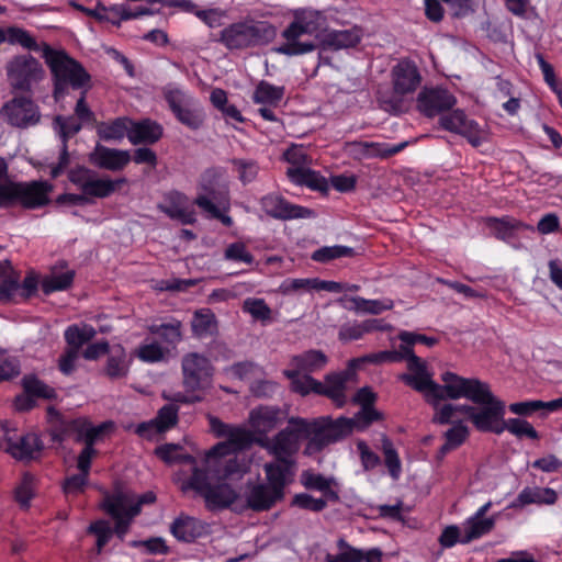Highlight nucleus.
I'll use <instances>...</instances> for the list:
<instances>
[{
    "label": "nucleus",
    "mask_w": 562,
    "mask_h": 562,
    "mask_svg": "<svg viewBox=\"0 0 562 562\" xmlns=\"http://www.w3.org/2000/svg\"><path fill=\"white\" fill-rule=\"evenodd\" d=\"M327 363V357L319 350H307L292 357L289 370H297L304 373H313L322 370Z\"/></svg>",
    "instance_id": "nucleus-37"
},
{
    "label": "nucleus",
    "mask_w": 562,
    "mask_h": 562,
    "mask_svg": "<svg viewBox=\"0 0 562 562\" xmlns=\"http://www.w3.org/2000/svg\"><path fill=\"white\" fill-rule=\"evenodd\" d=\"M492 502H486L476 512L468 517L462 524L464 529V542H471L490 533L496 524V516H486L492 508Z\"/></svg>",
    "instance_id": "nucleus-25"
},
{
    "label": "nucleus",
    "mask_w": 562,
    "mask_h": 562,
    "mask_svg": "<svg viewBox=\"0 0 562 562\" xmlns=\"http://www.w3.org/2000/svg\"><path fill=\"white\" fill-rule=\"evenodd\" d=\"M125 182V178H120L113 181L108 178H98L93 173L89 182L86 184L87 187L82 193L87 196L106 198L115 191L117 186Z\"/></svg>",
    "instance_id": "nucleus-42"
},
{
    "label": "nucleus",
    "mask_w": 562,
    "mask_h": 562,
    "mask_svg": "<svg viewBox=\"0 0 562 562\" xmlns=\"http://www.w3.org/2000/svg\"><path fill=\"white\" fill-rule=\"evenodd\" d=\"M297 370H284V375L291 381V387L301 395L315 393L329 397L337 407H342L347 402V382L351 373L340 372L328 374L325 383H322L310 375Z\"/></svg>",
    "instance_id": "nucleus-8"
},
{
    "label": "nucleus",
    "mask_w": 562,
    "mask_h": 562,
    "mask_svg": "<svg viewBox=\"0 0 562 562\" xmlns=\"http://www.w3.org/2000/svg\"><path fill=\"white\" fill-rule=\"evenodd\" d=\"M406 143L390 146L385 143L375 142H349L345 145V151L357 160L371 159V158H386L400 153Z\"/></svg>",
    "instance_id": "nucleus-21"
},
{
    "label": "nucleus",
    "mask_w": 562,
    "mask_h": 562,
    "mask_svg": "<svg viewBox=\"0 0 562 562\" xmlns=\"http://www.w3.org/2000/svg\"><path fill=\"white\" fill-rule=\"evenodd\" d=\"M463 539V524L461 526L450 525L442 530L439 537V543L442 548L448 549L454 547L457 543L467 544L468 542H464Z\"/></svg>",
    "instance_id": "nucleus-63"
},
{
    "label": "nucleus",
    "mask_w": 562,
    "mask_h": 562,
    "mask_svg": "<svg viewBox=\"0 0 562 562\" xmlns=\"http://www.w3.org/2000/svg\"><path fill=\"white\" fill-rule=\"evenodd\" d=\"M248 27L252 46L269 43L277 35V27L267 21H250Z\"/></svg>",
    "instance_id": "nucleus-49"
},
{
    "label": "nucleus",
    "mask_w": 562,
    "mask_h": 562,
    "mask_svg": "<svg viewBox=\"0 0 562 562\" xmlns=\"http://www.w3.org/2000/svg\"><path fill=\"white\" fill-rule=\"evenodd\" d=\"M284 97V87L274 86L267 81H260L252 95V100L257 104L277 106Z\"/></svg>",
    "instance_id": "nucleus-41"
},
{
    "label": "nucleus",
    "mask_w": 562,
    "mask_h": 562,
    "mask_svg": "<svg viewBox=\"0 0 562 562\" xmlns=\"http://www.w3.org/2000/svg\"><path fill=\"white\" fill-rule=\"evenodd\" d=\"M310 427V420L292 417L285 429L279 431L273 438H258L257 443L278 460L293 461V456L300 450L302 440L307 442L311 440Z\"/></svg>",
    "instance_id": "nucleus-10"
},
{
    "label": "nucleus",
    "mask_w": 562,
    "mask_h": 562,
    "mask_svg": "<svg viewBox=\"0 0 562 562\" xmlns=\"http://www.w3.org/2000/svg\"><path fill=\"white\" fill-rule=\"evenodd\" d=\"M280 293L291 295L315 291V278H288L279 286Z\"/></svg>",
    "instance_id": "nucleus-57"
},
{
    "label": "nucleus",
    "mask_w": 562,
    "mask_h": 562,
    "mask_svg": "<svg viewBox=\"0 0 562 562\" xmlns=\"http://www.w3.org/2000/svg\"><path fill=\"white\" fill-rule=\"evenodd\" d=\"M448 405H452V404L445 403V404H438L437 406H435L436 414L434 417V420L439 424H449V423L452 424V426L445 434L446 443L442 447L443 452L456 449L457 447L462 445L469 436L468 426L463 422L459 420V416H461V415L469 417V415L465 413L464 409L459 408L456 412H453V414L451 415V419L448 422L442 423L438 419L440 411L445 406H448ZM468 419L470 420V418H468Z\"/></svg>",
    "instance_id": "nucleus-26"
},
{
    "label": "nucleus",
    "mask_w": 562,
    "mask_h": 562,
    "mask_svg": "<svg viewBox=\"0 0 562 562\" xmlns=\"http://www.w3.org/2000/svg\"><path fill=\"white\" fill-rule=\"evenodd\" d=\"M355 255V250L351 247L335 245V246H325L312 254V259L317 262H328L330 260L342 258V257H351Z\"/></svg>",
    "instance_id": "nucleus-58"
},
{
    "label": "nucleus",
    "mask_w": 562,
    "mask_h": 562,
    "mask_svg": "<svg viewBox=\"0 0 562 562\" xmlns=\"http://www.w3.org/2000/svg\"><path fill=\"white\" fill-rule=\"evenodd\" d=\"M353 402L361 405L358 414V419H362V426H369L372 422L379 419V413L372 407L374 402V394L368 387L360 389L353 396Z\"/></svg>",
    "instance_id": "nucleus-43"
},
{
    "label": "nucleus",
    "mask_w": 562,
    "mask_h": 562,
    "mask_svg": "<svg viewBox=\"0 0 562 562\" xmlns=\"http://www.w3.org/2000/svg\"><path fill=\"white\" fill-rule=\"evenodd\" d=\"M156 501L154 492L137 495L130 491L116 490L105 493L100 504L101 509L114 520V527L105 519H98L88 527V533L95 537V550L100 554L115 535L124 540L133 519L140 513L142 506Z\"/></svg>",
    "instance_id": "nucleus-2"
},
{
    "label": "nucleus",
    "mask_w": 562,
    "mask_h": 562,
    "mask_svg": "<svg viewBox=\"0 0 562 562\" xmlns=\"http://www.w3.org/2000/svg\"><path fill=\"white\" fill-rule=\"evenodd\" d=\"M40 61L30 55L13 57L7 65L10 85L18 90L27 91L44 78Z\"/></svg>",
    "instance_id": "nucleus-12"
},
{
    "label": "nucleus",
    "mask_w": 562,
    "mask_h": 562,
    "mask_svg": "<svg viewBox=\"0 0 562 562\" xmlns=\"http://www.w3.org/2000/svg\"><path fill=\"white\" fill-rule=\"evenodd\" d=\"M473 405H448L439 414L438 419L442 423L451 419V415L459 408L465 411L473 426L483 432H493L501 435L508 431L517 438H529L537 440L538 431L526 419L508 418L505 419L506 404L491 391L486 382L481 381L472 401Z\"/></svg>",
    "instance_id": "nucleus-1"
},
{
    "label": "nucleus",
    "mask_w": 562,
    "mask_h": 562,
    "mask_svg": "<svg viewBox=\"0 0 562 562\" xmlns=\"http://www.w3.org/2000/svg\"><path fill=\"white\" fill-rule=\"evenodd\" d=\"M156 454L167 463L183 461L190 464L192 473L194 472V467H198L195 459L189 454H183L181 452V448L178 445L170 443L158 447L156 449Z\"/></svg>",
    "instance_id": "nucleus-56"
},
{
    "label": "nucleus",
    "mask_w": 562,
    "mask_h": 562,
    "mask_svg": "<svg viewBox=\"0 0 562 562\" xmlns=\"http://www.w3.org/2000/svg\"><path fill=\"white\" fill-rule=\"evenodd\" d=\"M162 135V127L151 120L134 122L131 120L128 140L134 144H154Z\"/></svg>",
    "instance_id": "nucleus-33"
},
{
    "label": "nucleus",
    "mask_w": 562,
    "mask_h": 562,
    "mask_svg": "<svg viewBox=\"0 0 562 562\" xmlns=\"http://www.w3.org/2000/svg\"><path fill=\"white\" fill-rule=\"evenodd\" d=\"M176 117L186 126L192 130L199 128L204 120L202 111L198 108L195 100L192 103L182 106L175 113Z\"/></svg>",
    "instance_id": "nucleus-53"
},
{
    "label": "nucleus",
    "mask_w": 562,
    "mask_h": 562,
    "mask_svg": "<svg viewBox=\"0 0 562 562\" xmlns=\"http://www.w3.org/2000/svg\"><path fill=\"white\" fill-rule=\"evenodd\" d=\"M169 353V348L161 346L157 341H145L135 351L137 358L144 362H158L164 360Z\"/></svg>",
    "instance_id": "nucleus-52"
},
{
    "label": "nucleus",
    "mask_w": 562,
    "mask_h": 562,
    "mask_svg": "<svg viewBox=\"0 0 562 562\" xmlns=\"http://www.w3.org/2000/svg\"><path fill=\"white\" fill-rule=\"evenodd\" d=\"M112 427V423H103L99 426H93L86 419H77L71 424V428L78 432L79 439L83 440L86 443L77 459V468L80 472L89 474L91 461L97 453L93 445L106 429Z\"/></svg>",
    "instance_id": "nucleus-15"
},
{
    "label": "nucleus",
    "mask_w": 562,
    "mask_h": 562,
    "mask_svg": "<svg viewBox=\"0 0 562 562\" xmlns=\"http://www.w3.org/2000/svg\"><path fill=\"white\" fill-rule=\"evenodd\" d=\"M420 74L409 60H401L392 70L394 93L406 95L413 93L420 85Z\"/></svg>",
    "instance_id": "nucleus-27"
},
{
    "label": "nucleus",
    "mask_w": 562,
    "mask_h": 562,
    "mask_svg": "<svg viewBox=\"0 0 562 562\" xmlns=\"http://www.w3.org/2000/svg\"><path fill=\"white\" fill-rule=\"evenodd\" d=\"M1 430L7 440V451L14 459L20 461H31L41 457L44 443L36 434L30 432L19 437L9 436L8 425L3 424Z\"/></svg>",
    "instance_id": "nucleus-18"
},
{
    "label": "nucleus",
    "mask_w": 562,
    "mask_h": 562,
    "mask_svg": "<svg viewBox=\"0 0 562 562\" xmlns=\"http://www.w3.org/2000/svg\"><path fill=\"white\" fill-rule=\"evenodd\" d=\"M363 420L358 419L355 415L352 418L339 417L331 419L330 417H321L310 420L312 437L306 443L304 454L313 456L322 451L326 446L338 441L350 435L353 429L362 430L367 426H362Z\"/></svg>",
    "instance_id": "nucleus-9"
},
{
    "label": "nucleus",
    "mask_w": 562,
    "mask_h": 562,
    "mask_svg": "<svg viewBox=\"0 0 562 562\" xmlns=\"http://www.w3.org/2000/svg\"><path fill=\"white\" fill-rule=\"evenodd\" d=\"M170 532L179 541L193 542L209 532V525L195 517L181 514L170 525Z\"/></svg>",
    "instance_id": "nucleus-29"
},
{
    "label": "nucleus",
    "mask_w": 562,
    "mask_h": 562,
    "mask_svg": "<svg viewBox=\"0 0 562 562\" xmlns=\"http://www.w3.org/2000/svg\"><path fill=\"white\" fill-rule=\"evenodd\" d=\"M34 477L31 474H24L20 484L15 488V499L21 506H29L34 495Z\"/></svg>",
    "instance_id": "nucleus-64"
},
{
    "label": "nucleus",
    "mask_w": 562,
    "mask_h": 562,
    "mask_svg": "<svg viewBox=\"0 0 562 562\" xmlns=\"http://www.w3.org/2000/svg\"><path fill=\"white\" fill-rule=\"evenodd\" d=\"M283 158L291 165L286 175L289 179L299 186L314 187L316 172L310 169L311 158L303 145H292L283 154Z\"/></svg>",
    "instance_id": "nucleus-17"
},
{
    "label": "nucleus",
    "mask_w": 562,
    "mask_h": 562,
    "mask_svg": "<svg viewBox=\"0 0 562 562\" xmlns=\"http://www.w3.org/2000/svg\"><path fill=\"white\" fill-rule=\"evenodd\" d=\"M441 379L443 385L436 383L427 363L420 358H413L407 363V372L400 375L401 381L420 392L434 406L445 398L472 401L481 383L479 379H467L452 372L443 373Z\"/></svg>",
    "instance_id": "nucleus-3"
},
{
    "label": "nucleus",
    "mask_w": 562,
    "mask_h": 562,
    "mask_svg": "<svg viewBox=\"0 0 562 562\" xmlns=\"http://www.w3.org/2000/svg\"><path fill=\"white\" fill-rule=\"evenodd\" d=\"M282 413L274 407H258L250 412L249 424L252 442L258 438L268 437V434L276 429L282 423Z\"/></svg>",
    "instance_id": "nucleus-24"
},
{
    "label": "nucleus",
    "mask_w": 562,
    "mask_h": 562,
    "mask_svg": "<svg viewBox=\"0 0 562 562\" xmlns=\"http://www.w3.org/2000/svg\"><path fill=\"white\" fill-rule=\"evenodd\" d=\"M456 103V97L442 88H425L417 98V109L427 117L443 115L442 113L451 110Z\"/></svg>",
    "instance_id": "nucleus-19"
},
{
    "label": "nucleus",
    "mask_w": 562,
    "mask_h": 562,
    "mask_svg": "<svg viewBox=\"0 0 562 562\" xmlns=\"http://www.w3.org/2000/svg\"><path fill=\"white\" fill-rule=\"evenodd\" d=\"M5 42L11 45H20L25 49L41 52L43 54V44H37L33 35L22 27H8L5 30Z\"/></svg>",
    "instance_id": "nucleus-47"
},
{
    "label": "nucleus",
    "mask_w": 562,
    "mask_h": 562,
    "mask_svg": "<svg viewBox=\"0 0 562 562\" xmlns=\"http://www.w3.org/2000/svg\"><path fill=\"white\" fill-rule=\"evenodd\" d=\"M250 36L248 22H239L222 31L221 42L229 49H240L252 46Z\"/></svg>",
    "instance_id": "nucleus-35"
},
{
    "label": "nucleus",
    "mask_w": 562,
    "mask_h": 562,
    "mask_svg": "<svg viewBox=\"0 0 562 562\" xmlns=\"http://www.w3.org/2000/svg\"><path fill=\"white\" fill-rule=\"evenodd\" d=\"M74 271L70 269H53L42 281L44 293L49 294L56 291L66 290L74 280Z\"/></svg>",
    "instance_id": "nucleus-44"
},
{
    "label": "nucleus",
    "mask_w": 562,
    "mask_h": 562,
    "mask_svg": "<svg viewBox=\"0 0 562 562\" xmlns=\"http://www.w3.org/2000/svg\"><path fill=\"white\" fill-rule=\"evenodd\" d=\"M488 227L497 238L505 241L514 239L519 231H535L533 226L510 217L491 218L488 220Z\"/></svg>",
    "instance_id": "nucleus-36"
},
{
    "label": "nucleus",
    "mask_w": 562,
    "mask_h": 562,
    "mask_svg": "<svg viewBox=\"0 0 562 562\" xmlns=\"http://www.w3.org/2000/svg\"><path fill=\"white\" fill-rule=\"evenodd\" d=\"M24 392L34 397L52 398L55 395L54 389L46 385L35 375H25L22 380Z\"/></svg>",
    "instance_id": "nucleus-60"
},
{
    "label": "nucleus",
    "mask_w": 562,
    "mask_h": 562,
    "mask_svg": "<svg viewBox=\"0 0 562 562\" xmlns=\"http://www.w3.org/2000/svg\"><path fill=\"white\" fill-rule=\"evenodd\" d=\"M181 367L187 391H200L210 384L213 367L205 356L198 352L187 353L182 358Z\"/></svg>",
    "instance_id": "nucleus-13"
},
{
    "label": "nucleus",
    "mask_w": 562,
    "mask_h": 562,
    "mask_svg": "<svg viewBox=\"0 0 562 562\" xmlns=\"http://www.w3.org/2000/svg\"><path fill=\"white\" fill-rule=\"evenodd\" d=\"M52 186L46 181L0 182V206L21 204L36 209L48 203Z\"/></svg>",
    "instance_id": "nucleus-11"
},
{
    "label": "nucleus",
    "mask_w": 562,
    "mask_h": 562,
    "mask_svg": "<svg viewBox=\"0 0 562 562\" xmlns=\"http://www.w3.org/2000/svg\"><path fill=\"white\" fill-rule=\"evenodd\" d=\"M90 160L100 168L117 171L122 170L130 162L131 155L127 150L97 145L90 154Z\"/></svg>",
    "instance_id": "nucleus-32"
},
{
    "label": "nucleus",
    "mask_w": 562,
    "mask_h": 562,
    "mask_svg": "<svg viewBox=\"0 0 562 562\" xmlns=\"http://www.w3.org/2000/svg\"><path fill=\"white\" fill-rule=\"evenodd\" d=\"M439 123L443 130L467 138L473 147H479L487 140V132L476 121L469 119L462 110H453L441 115Z\"/></svg>",
    "instance_id": "nucleus-14"
},
{
    "label": "nucleus",
    "mask_w": 562,
    "mask_h": 562,
    "mask_svg": "<svg viewBox=\"0 0 562 562\" xmlns=\"http://www.w3.org/2000/svg\"><path fill=\"white\" fill-rule=\"evenodd\" d=\"M268 485L281 497L294 476V461L276 460L263 465Z\"/></svg>",
    "instance_id": "nucleus-30"
},
{
    "label": "nucleus",
    "mask_w": 562,
    "mask_h": 562,
    "mask_svg": "<svg viewBox=\"0 0 562 562\" xmlns=\"http://www.w3.org/2000/svg\"><path fill=\"white\" fill-rule=\"evenodd\" d=\"M245 472L235 473L231 476L217 475L213 469L203 462L202 467H194L192 475L182 483L183 491L193 490L205 501L209 509L224 508L235 504L238 495L225 482L226 479L239 477Z\"/></svg>",
    "instance_id": "nucleus-6"
},
{
    "label": "nucleus",
    "mask_w": 562,
    "mask_h": 562,
    "mask_svg": "<svg viewBox=\"0 0 562 562\" xmlns=\"http://www.w3.org/2000/svg\"><path fill=\"white\" fill-rule=\"evenodd\" d=\"M293 21L283 30L282 43L276 48L285 56H299L316 48L314 35L318 32L323 16L313 9L292 11Z\"/></svg>",
    "instance_id": "nucleus-5"
},
{
    "label": "nucleus",
    "mask_w": 562,
    "mask_h": 562,
    "mask_svg": "<svg viewBox=\"0 0 562 562\" xmlns=\"http://www.w3.org/2000/svg\"><path fill=\"white\" fill-rule=\"evenodd\" d=\"M158 209L181 224H193L196 220L194 207L188 196L178 191L167 193L164 201L158 204Z\"/></svg>",
    "instance_id": "nucleus-23"
},
{
    "label": "nucleus",
    "mask_w": 562,
    "mask_h": 562,
    "mask_svg": "<svg viewBox=\"0 0 562 562\" xmlns=\"http://www.w3.org/2000/svg\"><path fill=\"white\" fill-rule=\"evenodd\" d=\"M509 411L518 416H530L535 412L546 409L548 412H555L562 409V397L543 402L540 400L524 401L513 403L508 406Z\"/></svg>",
    "instance_id": "nucleus-38"
},
{
    "label": "nucleus",
    "mask_w": 562,
    "mask_h": 562,
    "mask_svg": "<svg viewBox=\"0 0 562 562\" xmlns=\"http://www.w3.org/2000/svg\"><path fill=\"white\" fill-rule=\"evenodd\" d=\"M43 58L53 75L56 101L64 97L68 88L88 91L90 88V75L80 63L70 57L65 50L53 49L44 43Z\"/></svg>",
    "instance_id": "nucleus-7"
},
{
    "label": "nucleus",
    "mask_w": 562,
    "mask_h": 562,
    "mask_svg": "<svg viewBox=\"0 0 562 562\" xmlns=\"http://www.w3.org/2000/svg\"><path fill=\"white\" fill-rule=\"evenodd\" d=\"M194 335L204 337L211 335L216 329L215 316L209 310H202L194 314L192 323Z\"/></svg>",
    "instance_id": "nucleus-54"
},
{
    "label": "nucleus",
    "mask_w": 562,
    "mask_h": 562,
    "mask_svg": "<svg viewBox=\"0 0 562 562\" xmlns=\"http://www.w3.org/2000/svg\"><path fill=\"white\" fill-rule=\"evenodd\" d=\"M210 428L217 437H226L205 453L203 462L213 469L217 475L231 476L235 473L247 472L248 462L237 451L252 442L250 432L237 426L223 423L217 417H209Z\"/></svg>",
    "instance_id": "nucleus-4"
},
{
    "label": "nucleus",
    "mask_w": 562,
    "mask_h": 562,
    "mask_svg": "<svg viewBox=\"0 0 562 562\" xmlns=\"http://www.w3.org/2000/svg\"><path fill=\"white\" fill-rule=\"evenodd\" d=\"M95 334L97 331L91 325L75 324L65 330V340L71 349L79 351L85 344L94 338Z\"/></svg>",
    "instance_id": "nucleus-45"
},
{
    "label": "nucleus",
    "mask_w": 562,
    "mask_h": 562,
    "mask_svg": "<svg viewBox=\"0 0 562 562\" xmlns=\"http://www.w3.org/2000/svg\"><path fill=\"white\" fill-rule=\"evenodd\" d=\"M131 128V119L126 116L117 117L111 122L100 123L97 132L103 140H121L124 136L128 137Z\"/></svg>",
    "instance_id": "nucleus-39"
},
{
    "label": "nucleus",
    "mask_w": 562,
    "mask_h": 562,
    "mask_svg": "<svg viewBox=\"0 0 562 562\" xmlns=\"http://www.w3.org/2000/svg\"><path fill=\"white\" fill-rule=\"evenodd\" d=\"M164 94L172 113H175L182 106L192 103L193 100V98L190 94H188L184 90L171 85L166 87Z\"/></svg>",
    "instance_id": "nucleus-61"
},
{
    "label": "nucleus",
    "mask_w": 562,
    "mask_h": 562,
    "mask_svg": "<svg viewBox=\"0 0 562 562\" xmlns=\"http://www.w3.org/2000/svg\"><path fill=\"white\" fill-rule=\"evenodd\" d=\"M246 506L256 512L270 509L282 497L268 484L248 483L243 491Z\"/></svg>",
    "instance_id": "nucleus-28"
},
{
    "label": "nucleus",
    "mask_w": 562,
    "mask_h": 562,
    "mask_svg": "<svg viewBox=\"0 0 562 562\" xmlns=\"http://www.w3.org/2000/svg\"><path fill=\"white\" fill-rule=\"evenodd\" d=\"M360 37V31L357 29L330 31L325 35L323 45L330 49L348 48L357 45Z\"/></svg>",
    "instance_id": "nucleus-40"
},
{
    "label": "nucleus",
    "mask_w": 562,
    "mask_h": 562,
    "mask_svg": "<svg viewBox=\"0 0 562 562\" xmlns=\"http://www.w3.org/2000/svg\"><path fill=\"white\" fill-rule=\"evenodd\" d=\"M263 211L272 217L281 220L308 218L314 212L307 207L289 203L278 194H268L261 199Z\"/></svg>",
    "instance_id": "nucleus-22"
},
{
    "label": "nucleus",
    "mask_w": 562,
    "mask_h": 562,
    "mask_svg": "<svg viewBox=\"0 0 562 562\" xmlns=\"http://www.w3.org/2000/svg\"><path fill=\"white\" fill-rule=\"evenodd\" d=\"M225 201V194L217 191L212 177L210 175H205L199 184V192L194 200V204H196L203 212L207 213L210 217L218 218L223 224L229 226L232 224V218L224 215L220 210V206L224 205Z\"/></svg>",
    "instance_id": "nucleus-16"
},
{
    "label": "nucleus",
    "mask_w": 562,
    "mask_h": 562,
    "mask_svg": "<svg viewBox=\"0 0 562 562\" xmlns=\"http://www.w3.org/2000/svg\"><path fill=\"white\" fill-rule=\"evenodd\" d=\"M302 484L310 490H316L336 498V494L330 490L333 479L326 477L322 474L312 471H304L301 475Z\"/></svg>",
    "instance_id": "nucleus-55"
},
{
    "label": "nucleus",
    "mask_w": 562,
    "mask_h": 562,
    "mask_svg": "<svg viewBox=\"0 0 562 562\" xmlns=\"http://www.w3.org/2000/svg\"><path fill=\"white\" fill-rule=\"evenodd\" d=\"M558 494L550 487H525L518 494L512 507H524L530 504L552 505L557 502Z\"/></svg>",
    "instance_id": "nucleus-34"
},
{
    "label": "nucleus",
    "mask_w": 562,
    "mask_h": 562,
    "mask_svg": "<svg viewBox=\"0 0 562 562\" xmlns=\"http://www.w3.org/2000/svg\"><path fill=\"white\" fill-rule=\"evenodd\" d=\"M128 361L124 349L120 346L113 348L108 358L105 372L111 379H120L128 372Z\"/></svg>",
    "instance_id": "nucleus-48"
},
{
    "label": "nucleus",
    "mask_w": 562,
    "mask_h": 562,
    "mask_svg": "<svg viewBox=\"0 0 562 562\" xmlns=\"http://www.w3.org/2000/svg\"><path fill=\"white\" fill-rule=\"evenodd\" d=\"M351 301L353 303L355 308L360 313L380 314L393 307V301L390 299L367 300L357 296L353 297Z\"/></svg>",
    "instance_id": "nucleus-59"
},
{
    "label": "nucleus",
    "mask_w": 562,
    "mask_h": 562,
    "mask_svg": "<svg viewBox=\"0 0 562 562\" xmlns=\"http://www.w3.org/2000/svg\"><path fill=\"white\" fill-rule=\"evenodd\" d=\"M2 114L11 125L18 127L33 125L40 120L37 106L27 98H14L4 104Z\"/></svg>",
    "instance_id": "nucleus-20"
},
{
    "label": "nucleus",
    "mask_w": 562,
    "mask_h": 562,
    "mask_svg": "<svg viewBox=\"0 0 562 562\" xmlns=\"http://www.w3.org/2000/svg\"><path fill=\"white\" fill-rule=\"evenodd\" d=\"M381 450L384 456V463L392 479L397 480L402 473V463L393 442L386 437L381 438Z\"/></svg>",
    "instance_id": "nucleus-50"
},
{
    "label": "nucleus",
    "mask_w": 562,
    "mask_h": 562,
    "mask_svg": "<svg viewBox=\"0 0 562 562\" xmlns=\"http://www.w3.org/2000/svg\"><path fill=\"white\" fill-rule=\"evenodd\" d=\"M55 128L58 131L59 136L63 140V148L57 165L50 167V176L53 178L58 177L69 164V155L67 153L66 140L68 137L78 133L81 128V122L78 123L75 117L57 116L55 120Z\"/></svg>",
    "instance_id": "nucleus-31"
},
{
    "label": "nucleus",
    "mask_w": 562,
    "mask_h": 562,
    "mask_svg": "<svg viewBox=\"0 0 562 562\" xmlns=\"http://www.w3.org/2000/svg\"><path fill=\"white\" fill-rule=\"evenodd\" d=\"M339 552L334 555H328V562H367L369 550L363 551L349 546L344 539L338 541Z\"/></svg>",
    "instance_id": "nucleus-51"
},
{
    "label": "nucleus",
    "mask_w": 562,
    "mask_h": 562,
    "mask_svg": "<svg viewBox=\"0 0 562 562\" xmlns=\"http://www.w3.org/2000/svg\"><path fill=\"white\" fill-rule=\"evenodd\" d=\"M149 331L159 337L165 344V347H175L182 339L181 323L172 321L170 323L153 324L149 326Z\"/></svg>",
    "instance_id": "nucleus-46"
},
{
    "label": "nucleus",
    "mask_w": 562,
    "mask_h": 562,
    "mask_svg": "<svg viewBox=\"0 0 562 562\" xmlns=\"http://www.w3.org/2000/svg\"><path fill=\"white\" fill-rule=\"evenodd\" d=\"M243 310L249 313L252 318L267 322L271 317V308L262 299H247L244 302Z\"/></svg>",
    "instance_id": "nucleus-62"
}]
</instances>
